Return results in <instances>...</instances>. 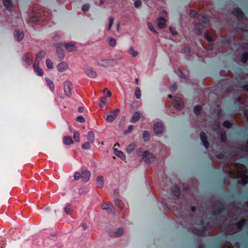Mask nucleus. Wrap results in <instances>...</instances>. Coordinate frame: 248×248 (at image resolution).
<instances>
[{
  "label": "nucleus",
  "instance_id": "33",
  "mask_svg": "<svg viewBox=\"0 0 248 248\" xmlns=\"http://www.w3.org/2000/svg\"><path fill=\"white\" fill-rule=\"evenodd\" d=\"M147 26H148L149 29L152 32H153L154 33H155V34H157V32L155 30V28L154 27L153 24L151 23H150V22L147 23Z\"/></svg>",
  "mask_w": 248,
  "mask_h": 248
},
{
  "label": "nucleus",
  "instance_id": "1",
  "mask_svg": "<svg viewBox=\"0 0 248 248\" xmlns=\"http://www.w3.org/2000/svg\"><path fill=\"white\" fill-rule=\"evenodd\" d=\"M95 65L102 67L113 66L117 64V62L114 59L99 58L94 61Z\"/></svg>",
  "mask_w": 248,
  "mask_h": 248
},
{
  "label": "nucleus",
  "instance_id": "27",
  "mask_svg": "<svg viewBox=\"0 0 248 248\" xmlns=\"http://www.w3.org/2000/svg\"><path fill=\"white\" fill-rule=\"evenodd\" d=\"M70 131H73L74 133L73 138L75 140V141L78 142L79 141V133L75 130H73L72 128H70Z\"/></svg>",
  "mask_w": 248,
  "mask_h": 248
},
{
  "label": "nucleus",
  "instance_id": "29",
  "mask_svg": "<svg viewBox=\"0 0 248 248\" xmlns=\"http://www.w3.org/2000/svg\"><path fill=\"white\" fill-rule=\"evenodd\" d=\"M46 65L48 69H51L53 67V62L49 59H47L46 60Z\"/></svg>",
  "mask_w": 248,
  "mask_h": 248
},
{
  "label": "nucleus",
  "instance_id": "6",
  "mask_svg": "<svg viewBox=\"0 0 248 248\" xmlns=\"http://www.w3.org/2000/svg\"><path fill=\"white\" fill-rule=\"evenodd\" d=\"M143 157L145 158V162L151 163L154 161L155 156L152 154L145 151L143 154Z\"/></svg>",
  "mask_w": 248,
  "mask_h": 248
},
{
  "label": "nucleus",
  "instance_id": "10",
  "mask_svg": "<svg viewBox=\"0 0 248 248\" xmlns=\"http://www.w3.org/2000/svg\"><path fill=\"white\" fill-rule=\"evenodd\" d=\"M103 210H107L109 213H115V210L113 205L109 202H106L102 205Z\"/></svg>",
  "mask_w": 248,
  "mask_h": 248
},
{
  "label": "nucleus",
  "instance_id": "60",
  "mask_svg": "<svg viewBox=\"0 0 248 248\" xmlns=\"http://www.w3.org/2000/svg\"><path fill=\"white\" fill-rule=\"evenodd\" d=\"M135 81L137 84H139V79L138 78H136Z\"/></svg>",
  "mask_w": 248,
  "mask_h": 248
},
{
  "label": "nucleus",
  "instance_id": "51",
  "mask_svg": "<svg viewBox=\"0 0 248 248\" xmlns=\"http://www.w3.org/2000/svg\"><path fill=\"white\" fill-rule=\"evenodd\" d=\"M205 38L209 41H212V38L210 37L207 34H205Z\"/></svg>",
  "mask_w": 248,
  "mask_h": 248
},
{
  "label": "nucleus",
  "instance_id": "34",
  "mask_svg": "<svg viewBox=\"0 0 248 248\" xmlns=\"http://www.w3.org/2000/svg\"><path fill=\"white\" fill-rule=\"evenodd\" d=\"M135 94L137 99H139L140 98L141 93H140V90L139 87H136L135 91Z\"/></svg>",
  "mask_w": 248,
  "mask_h": 248
},
{
  "label": "nucleus",
  "instance_id": "44",
  "mask_svg": "<svg viewBox=\"0 0 248 248\" xmlns=\"http://www.w3.org/2000/svg\"><path fill=\"white\" fill-rule=\"evenodd\" d=\"M107 98L106 97H103L100 99V102L99 103V106L100 107H102V104H105L107 103Z\"/></svg>",
  "mask_w": 248,
  "mask_h": 248
},
{
  "label": "nucleus",
  "instance_id": "45",
  "mask_svg": "<svg viewBox=\"0 0 248 248\" xmlns=\"http://www.w3.org/2000/svg\"><path fill=\"white\" fill-rule=\"evenodd\" d=\"M76 120L79 123H83L85 122V119L82 116H79L77 117Z\"/></svg>",
  "mask_w": 248,
  "mask_h": 248
},
{
  "label": "nucleus",
  "instance_id": "40",
  "mask_svg": "<svg viewBox=\"0 0 248 248\" xmlns=\"http://www.w3.org/2000/svg\"><path fill=\"white\" fill-rule=\"evenodd\" d=\"M248 60V53H244L243 55L242 58L243 62L246 63Z\"/></svg>",
  "mask_w": 248,
  "mask_h": 248
},
{
  "label": "nucleus",
  "instance_id": "35",
  "mask_svg": "<svg viewBox=\"0 0 248 248\" xmlns=\"http://www.w3.org/2000/svg\"><path fill=\"white\" fill-rule=\"evenodd\" d=\"M73 210V207L70 205H67L64 208V212L67 214H70Z\"/></svg>",
  "mask_w": 248,
  "mask_h": 248
},
{
  "label": "nucleus",
  "instance_id": "55",
  "mask_svg": "<svg viewBox=\"0 0 248 248\" xmlns=\"http://www.w3.org/2000/svg\"><path fill=\"white\" fill-rule=\"evenodd\" d=\"M142 151V149L141 148H139L136 151V153H137V154H140V153Z\"/></svg>",
  "mask_w": 248,
  "mask_h": 248
},
{
  "label": "nucleus",
  "instance_id": "58",
  "mask_svg": "<svg viewBox=\"0 0 248 248\" xmlns=\"http://www.w3.org/2000/svg\"><path fill=\"white\" fill-rule=\"evenodd\" d=\"M82 226L84 229H86L87 228V225L85 224H82Z\"/></svg>",
  "mask_w": 248,
  "mask_h": 248
},
{
  "label": "nucleus",
  "instance_id": "3",
  "mask_svg": "<svg viewBox=\"0 0 248 248\" xmlns=\"http://www.w3.org/2000/svg\"><path fill=\"white\" fill-rule=\"evenodd\" d=\"M120 112V110L118 109H116L110 112V114L108 115L105 120L107 122L109 123H112L114 120H115Z\"/></svg>",
  "mask_w": 248,
  "mask_h": 248
},
{
  "label": "nucleus",
  "instance_id": "56",
  "mask_svg": "<svg viewBox=\"0 0 248 248\" xmlns=\"http://www.w3.org/2000/svg\"><path fill=\"white\" fill-rule=\"evenodd\" d=\"M196 14V13L195 11H191L190 13V15L191 16H194Z\"/></svg>",
  "mask_w": 248,
  "mask_h": 248
},
{
  "label": "nucleus",
  "instance_id": "64",
  "mask_svg": "<svg viewBox=\"0 0 248 248\" xmlns=\"http://www.w3.org/2000/svg\"><path fill=\"white\" fill-rule=\"evenodd\" d=\"M195 208H194V207H192V210L193 211H195Z\"/></svg>",
  "mask_w": 248,
  "mask_h": 248
},
{
  "label": "nucleus",
  "instance_id": "12",
  "mask_svg": "<svg viewBox=\"0 0 248 248\" xmlns=\"http://www.w3.org/2000/svg\"><path fill=\"white\" fill-rule=\"evenodd\" d=\"M90 177V172L87 170H83L81 173V178L82 181L86 182H87Z\"/></svg>",
  "mask_w": 248,
  "mask_h": 248
},
{
  "label": "nucleus",
  "instance_id": "39",
  "mask_svg": "<svg viewBox=\"0 0 248 248\" xmlns=\"http://www.w3.org/2000/svg\"><path fill=\"white\" fill-rule=\"evenodd\" d=\"M201 110V107L200 106H197L194 108V111L196 114H199Z\"/></svg>",
  "mask_w": 248,
  "mask_h": 248
},
{
  "label": "nucleus",
  "instance_id": "28",
  "mask_svg": "<svg viewBox=\"0 0 248 248\" xmlns=\"http://www.w3.org/2000/svg\"><path fill=\"white\" fill-rule=\"evenodd\" d=\"M108 40L109 45L110 46L114 47L116 45V40L114 38L109 37Z\"/></svg>",
  "mask_w": 248,
  "mask_h": 248
},
{
  "label": "nucleus",
  "instance_id": "5",
  "mask_svg": "<svg viewBox=\"0 0 248 248\" xmlns=\"http://www.w3.org/2000/svg\"><path fill=\"white\" fill-rule=\"evenodd\" d=\"M71 83L70 81L66 80L64 82V91L65 94L68 96L71 95Z\"/></svg>",
  "mask_w": 248,
  "mask_h": 248
},
{
  "label": "nucleus",
  "instance_id": "31",
  "mask_svg": "<svg viewBox=\"0 0 248 248\" xmlns=\"http://www.w3.org/2000/svg\"><path fill=\"white\" fill-rule=\"evenodd\" d=\"M135 148V145L134 144H130L127 146V147L126 148V152L128 153H131L132 151H134Z\"/></svg>",
  "mask_w": 248,
  "mask_h": 248
},
{
  "label": "nucleus",
  "instance_id": "59",
  "mask_svg": "<svg viewBox=\"0 0 248 248\" xmlns=\"http://www.w3.org/2000/svg\"><path fill=\"white\" fill-rule=\"evenodd\" d=\"M244 89L245 90H248V85H245L244 87Z\"/></svg>",
  "mask_w": 248,
  "mask_h": 248
},
{
  "label": "nucleus",
  "instance_id": "30",
  "mask_svg": "<svg viewBox=\"0 0 248 248\" xmlns=\"http://www.w3.org/2000/svg\"><path fill=\"white\" fill-rule=\"evenodd\" d=\"M3 3L5 7L11 10V8L12 7V4L10 0H3Z\"/></svg>",
  "mask_w": 248,
  "mask_h": 248
},
{
  "label": "nucleus",
  "instance_id": "11",
  "mask_svg": "<svg viewBox=\"0 0 248 248\" xmlns=\"http://www.w3.org/2000/svg\"><path fill=\"white\" fill-rule=\"evenodd\" d=\"M33 68L35 73L38 76H42L44 74V72L42 69L39 67V63L38 62H35L33 65Z\"/></svg>",
  "mask_w": 248,
  "mask_h": 248
},
{
  "label": "nucleus",
  "instance_id": "24",
  "mask_svg": "<svg viewBox=\"0 0 248 248\" xmlns=\"http://www.w3.org/2000/svg\"><path fill=\"white\" fill-rule=\"evenodd\" d=\"M128 52L133 57H136L139 55V52L136 50L133 46L128 48Z\"/></svg>",
  "mask_w": 248,
  "mask_h": 248
},
{
  "label": "nucleus",
  "instance_id": "19",
  "mask_svg": "<svg viewBox=\"0 0 248 248\" xmlns=\"http://www.w3.org/2000/svg\"><path fill=\"white\" fill-rule=\"evenodd\" d=\"M113 150L116 155H117L118 157L121 158L122 159L124 160L125 159L126 157L122 151L118 150L115 148H114Z\"/></svg>",
  "mask_w": 248,
  "mask_h": 248
},
{
  "label": "nucleus",
  "instance_id": "50",
  "mask_svg": "<svg viewBox=\"0 0 248 248\" xmlns=\"http://www.w3.org/2000/svg\"><path fill=\"white\" fill-rule=\"evenodd\" d=\"M222 140L223 141L225 142L226 140V134L224 133H222Z\"/></svg>",
  "mask_w": 248,
  "mask_h": 248
},
{
  "label": "nucleus",
  "instance_id": "16",
  "mask_svg": "<svg viewBox=\"0 0 248 248\" xmlns=\"http://www.w3.org/2000/svg\"><path fill=\"white\" fill-rule=\"evenodd\" d=\"M14 34L15 39L18 41L22 40L24 37L23 32L18 30L15 31Z\"/></svg>",
  "mask_w": 248,
  "mask_h": 248
},
{
  "label": "nucleus",
  "instance_id": "25",
  "mask_svg": "<svg viewBox=\"0 0 248 248\" xmlns=\"http://www.w3.org/2000/svg\"><path fill=\"white\" fill-rule=\"evenodd\" d=\"M45 80L47 83V84L51 91H53L54 89V85L53 81L50 79L48 78H46Z\"/></svg>",
  "mask_w": 248,
  "mask_h": 248
},
{
  "label": "nucleus",
  "instance_id": "26",
  "mask_svg": "<svg viewBox=\"0 0 248 248\" xmlns=\"http://www.w3.org/2000/svg\"><path fill=\"white\" fill-rule=\"evenodd\" d=\"M140 112H135L133 114V115L131 118V122H135L138 121L140 119Z\"/></svg>",
  "mask_w": 248,
  "mask_h": 248
},
{
  "label": "nucleus",
  "instance_id": "57",
  "mask_svg": "<svg viewBox=\"0 0 248 248\" xmlns=\"http://www.w3.org/2000/svg\"><path fill=\"white\" fill-rule=\"evenodd\" d=\"M83 111V108L82 107H79L78 108V111L79 112H82Z\"/></svg>",
  "mask_w": 248,
  "mask_h": 248
},
{
  "label": "nucleus",
  "instance_id": "41",
  "mask_svg": "<svg viewBox=\"0 0 248 248\" xmlns=\"http://www.w3.org/2000/svg\"><path fill=\"white\" fill-rule=\"evenodd\" d=\"M103 94L107 95L108 97H110L111 95V93L110 91L105 88L103 90Z\"/></svg>",
  "mask_w": 248,
  "mask_h": 248
},
{
  "label": "nucleus",
  "instance_id": "54",
  "mask_svg": "<svg viewBox=\"0 0 248 248\" xmlns=\"http://www.w3.org/2000/svg\"><path fill=\"white\" fill-rule=\"evenodd\" d=\"M170 31L171 32V33L173 34V35H175L177 34V32L176 31L173 30V29L172 28H170Z\"/></svg>",
  "mask_w": 248,
  "mask_h": 248
},
{
  "label": "nucleus",
  "instance_id": "49",
  "mask_svg": "<svg viewBox=\"0 0 248 248\" xmlns=\"http://www.w3.org/2000/svg\"><path fill=\"white\" fill-rule=\"evenodd\" d=\"M134 5L136 7H139L140 6H141V2L140 1V0H137V1H136L134 3Z\"/></svg>",
  "mask_w": 248,
  "mask_h": 248
},
{
  "label": "nucleus",
  "instance_id": "37",
  "mask_svg": "<svg viewBox=\"0 0 248 248\" xmlns=\"http://www.w3.org/2000/svg\"><path fill=\"white\" fill-rule=\"evenodd\" d=\"M114 18L113 17H110L109 18V25L108 28V30H110L113 24Z\"/></svg>",
  "mask_w": 248,
  "mask_h": 248
},
{
  "label": "nucleus",
  "instance_id": "9",
  "mask_svg": "<svg viewBox=\"0 0 248 248\" xmlns=\"http://www.w3.org/2000/svg\"><path fill=\"white\" fill-rule=\"evenodd\" d=\"M69 68L68 64L64 62H61L57 65V68L59 72H63L67 70Z\"/></svg>",
  "mask_w": 248,
  "mask_h": 248
},
{
  "label": "nucleus",
  "instance_id": "20",
  "mask_svg": "<svg viewBox=\"0 0 248 248\" xmlns=\"http://www.w3.org/2000/svg\"><path fill=\"white\" fill-rule=\"evenodd\" d=\"M63 142L66 145H70L74 143L73 140L70 136H65L63 138Z\"/></svg>",
  "mask_w": 248,
  "mask_h": 248
},
{
  "label": "nucleus",
  "instance_id": "23",
  "mask_svg": "<svg viewBox=\"0 0 248 248\" xmlns=\"http://www.w3.org/2000/svg\"><path fill=\"white\" fill-rule=\"evenodd\" d=\"M96 183L98 186L103 187L104 185V179L103 176H98L96 178Z\"/></svg>",
  "mask_w": 248,
  "mask_h": 248
},
{
  "label": "nucleus",
  "instance_id": "48",
  "mask_svg": "<svg viewBox=\"0 0 248 248\" xmlns=\"http://www.w3.org/2000/svg\"><path fill=\"white\" fill-rule=\"evenodd\" d=\"M223 125L225 127H226L227 128H229L231 126V124L229 121H225L223 123Z\"/></svg>",
  "mask_w": 248,
  "mask_h": 248
},
{
  "label": "nucleus",
  "instance_id": "63",
  "mask_svg": "<svg viewBox=\"0 0 248 248\" xmlns=\"http://www.w3.org/2000/svg\"><path fill=\"white\" fill-rule=\"evenodd\" d=\"M118 58H119L120 59H122V56L120 55H118Z\"/></svg>",
  "mask_w": 248,
  "mask_h": 248
},
{
  "label": "nucleus",
  "instance_id": "4",
  "mask_svg": "<svg viewBox=\"0 0 248 248\" xmlns=\"http://www.w3.org/2000/svg\"><path fill=\"white\" fill-rule=\"evenodd\" d=\"M238 177L241 179V180L243 183H247L248 181L247 171L245 170H238Z\"/></svg>",
  "mask_w": 248,
  "mask_h": 248
},
{
  "label": "nucleus",
  "instance_id": "53",
  "mask_svg": "<svg viewBox=\"0 0 248 248\" xmlns=\"http://www.w3.org/2000/svg\"><path fill=\"white\" fill-rule=\"evenodd\" d=\"M162 17L165 18L167 17V14L165 11H163L162 13Z\"/></svg>",
  "mask_w": 248,
  "mask_h": 248
},
{
  "label": "nucleus",
  "instance_id": "17",
  "mask_svg": "<svg viewBox=\"0 0 248 248\" xmlns=\"http://www.w3.org/2000/svg\"><path fill=\"white\" fill-rule=\"evenodd\" d=\"M200 138L204 146L206 148H207L209 147V143L206 140V136L205 134L203 132H201L200 134Z\"/></svg>",
  "mask_w": 248,
  "mask_h": 248
},
{
  "label": "nucleus",
  "instance_id": "43",
  "mask_svg": "<svg viewBox=\"0 0 248 248\" xmlns=\"http://www.w3.org/2000/svg\"><path fill=\"white\" fill-rule=\"evenodd\" d=\"M143 137V139L145 140H148L150 137V134H149V132L147 131H144Z\"/></svg>",
  "mask_w": 248,
  "mask_h": 248
},
{
  "label": "nucleus",
  "instance_id": "18",
  "mask_svg": "<svg viewBox=\"0 0 248 248\" xmlns=\"http://www.w3.org/2000/svg\"><path fill=\"white\" fill-rule=\"evenodd\" d=\"M46 54V51L41 50L39 52L36 56V60L35 62H38L39 63V62L42 60V59L44 57Z\"/></svg>",
  "mask_w": 248,
  "mask_h": 248
},
{
  "label": "nucleus",
  "instance_id": "36",
  "mask_svg": "<svg viewBox=\"0 0 248 248\" xmlns=\"http://www.w3.org/2000/svg\"><path fill=\"white\" fill-rule=\"evenodd\" d=\"M91 143L89 141L85 142V143H84L82 145V148L84 150L89 149L91 147V146H90Z\"/></svg>",
  "mask_w": 248,
  "mask_h": 248
},
{
  "label": "nucleus",
  "instance_id": "32",
  "mask_svg": "<svg viewBox=\"0 0 248 248\" xmlns=\"http://www.w3.org/2000/svg\"><path fill=\"white\" fill-rule=\"evenodd\" d=\"M174 103L176 107L178 108H181L183 105V102L180 99H177L174 100Z\"/></svg>",
  "mask_w": 248,
  "mask_h": 248
},
{
  "label": "nucleus",
  "instance_id": "8",
  "mask_svg": "<svg viewBox=\"0 0 248 248\" xmlns=\"http://www.w3.org/2000/svg\"><path fill=\"white\" fill-rule=\"evenodd\" d=\"M156 22L158 29H162L166 27L167 22L166 18L160 17L156 19Z\"/></svg>",
  "mask_w": 248,
  "mask_h": 248
},
{
  "label": "nucleus",
  "instance_id": "62",
  "mask_svg": "<svg viewBox=\"0 0 248 248\" xmlns=\"http://www.w3.org/2000/svg\"><path fill=\"white\" fill-rule=\"evenodd\" d=\"M237 228H239H239H240V223H238V224H237Z\"/></svg>",
  "mask_w": 248,
  "mask_h": 248
},
{
  "label": "nucleus",
  "instance_id": "42",
  "mask_svg": "<svg viewBox=\"0 0 248 248\" xmlns=\"http://www.w3.org/2000/svg\"><path fill=\"white\" fill-rule=\"evenodd\" d=\"M89 8H90V5L89 4H85L82 6V10L83 12H86L89 10Z\"/></svg>",
  "mask_w": 248,
  "mask_h": 248
},
{
  "label": "nucleus",
  "instance_id": "15",
  "mask_svg": "<svg viewBox=\"0 0 248 248\" xmlns=\"http://www.w3.org/2000/svg\"><path fill=\"white\" fill-rule=\"evenodd\" d=\"M62 44H59L56 47V52L58 56L61 58H63L64 57V50L62 48Z\"/></svg>",
  "mask_w": 248,
  "mask_h": 248
},
{
  "label": "nucleus",
  "instance_id": "21",
  "mask_svg": "<svg viewBox=\"0 0 248 248\" xmlns=\"http://www.w3.org/2000/svg\"><path fill=\"white\" fill-rule=\"evenodd\" d=\"M234 14L237 16L238 20L242 19L243 17V13L240 11L239 9H235L233 11Z\"/></svg>",
  "mask_w": 248,
  "mask_h": 248
},
{
  "label": "nucleus",
  "instance_id": "61",
  "mask_svg": "<svg viewBox=\"0 0 248 248\" xmlns=\"http://www.w3.org/2000/svg\"><path fill=\"white\" fill-rule=\"evenodd\" d=\"M119 146H120V145H119V143H117L115 144V145H114V146H118V147H119Z\"/></svg>",
  "mask_w": 248,
  "mask_h": 248
},
{
  "label": "nucleus",
  "instance_id": "38",
  "mask_svg": "<svg viewBox=\"0 0 248 248\" xmlns=\"http://www.w3.org/2000/svg\"><path fill=\"white\" fill-rule=\"evenodd\" d=\"M124 232V230L122 228H119L115 232V235L117 237H119L122 235Z\"/></svg>",
  "mask_w": 248,
  "mask_h": 248
},
{
  "label": "nucleus",
  "instance_id": "22",
  "mask_svg": "<svg viewBox=\"0 0 248 248\" xmlns=\"http://www.w3.org/2000/svg\"><path fill=\"white\" fill-rule=\"evenodd\" d=\"M95 139L94 134L93 131H89L87 135V139L88 141L90 142L91 143L94 142Z\"/></svg>",
  "mask_w": 248,
  "mask_h": 248
},
{
  "label": "nucleus",
  "instance_id": "52",
  "mask_svg": "<svg viewBox=\"0 0 248 248\" xmlns=\"http://www.w3.org/2000/svg\"><path fill=\"white\" fill-rule=\"evenodd\" d=\"M133 129V126L132 125H130L129 126H128V130H127V133H129L131 131H132V130Z\"/></svg>",
  "mask_w": 248,
  "mask_h": 248
},
{
  "label": "nucleus",
  "instance_id": "13",
  "mask_svg": "<svg viewBox=\"0 0 248 248\" xmlns=\"http://www.w3.org/2000/svg\"><path fill=\"white\" fill-rule=\"evenodd\" d=\"M154 130L155 132L157 134L161 133L164 130L162 124L160 123H156L154 125Z\"/></svg>",
  "mask_w": 248,
  "mask_h": 248
},
{
  "label": "nucleus",
  "instance_id": "2",
  "mask_svg": "<svg viewBox=\"0 0 248 248\" xmlns=\"http://www.w3.org/2000/svg\"><path fill=\"white\" fill-rule=\"evenodd\" d=\"M62 46V47H65L68 52L75 51L77 49L76 43L74 42H71L67 43H63Z\"/></svg>",
  "mask_w": 248,
  "mask_h": 248
},
{
  "label": "nucleus",
  "instance_id": "7",
  "mask_svg": "<svg viewBox=\"0 0 248 248\" xmlns=\"http://www.w3.org/2000/svg\"><path fill=\"white\" fill-rule=\"evenodd\" d=\"M85 72L88 77L92 78H95L97 76L96 72L93 67L90 66H88L85 68Z\"/></svg>",
  "mask_w": 248,
  "mask_h": 248
},
{
  "label": "nucleus",
  "instance_id": "14",
  "mask_svg": "<svg viewBox=\"0 0 248 248\" xmlns=\"http://www.w3.org/2000/svg\"><path fill=\"white\" fill-rule=\"evenodd\" d=\"M32 58L31 55L27 53L24 55V56L22 58V60L24 62V65L25 67H28L29 66V61Z\"/></svg>",
  "mask_w": 248,
  "mask_h": 248
},
{
  "label": "nucleus",
  "instance_id": "47",
  "mask_svg": "<svg viewBox=\"0 0 248 248\" xmlns=\"http://www.w3.org/2000/svg\"><path fill=\"white\" fill-rule=\"evenodd\" d=\"M115 205L119 207L120 208H122L121 206V201L119 199H116L115 200Z\"/></svg>",
  "mask_w": 248,
  "mask_h": 248
},
{
  "label": "nucleus",
  "instance_id": "46",
  "mask_svg": "<svg viewBox=\"0 0 248 248\" xmlns=\"http://www.w3.org/2000/svg\"><path fill=\"white\" fill-rule=\"evenodd\" d=\"M81 178V173L79 172H76L74 175V179L77 180Z\"/></svg>",
  "mask_w": 248,
  "mask_h": 248
}]
</instances>
